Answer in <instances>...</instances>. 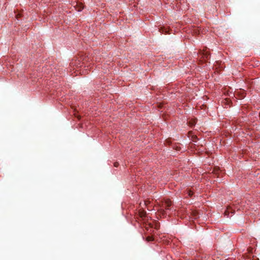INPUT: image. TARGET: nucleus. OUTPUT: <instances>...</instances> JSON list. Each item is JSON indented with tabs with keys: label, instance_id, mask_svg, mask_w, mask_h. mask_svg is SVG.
<instances>
[{
	"label": "nucleus",
	"instance_id": "15",
	"mask_svg": "<svg viewBox=\"0 0 260 260\" xmlns=\"http://www.w3.org/2000/svg\"><path fill=\"white\" fill-rule=\"evenodd\" d=\"M259 117H260V112H259Z\"/></svg>",
	"mask_w": 260,
	"mask_h": 260
},
{
	"label": "nucleus",
	"instance_id": "5",
	"mask_svg": "<svg viewBox=\"0 0 260 260\" xmlns=\"http://www.w3.org/2000/svg\"><path fill=\"white\" fill-rule=\"evenodd\" d=\"M196 123V120H191L189 121V124L190 126H192L195 125Z\"/></svg>",
	"mask_w": 260,
	"mask_h": 260
},
{
	"label": "nucleus",
	"instance_id": "10",
	"mask_svg": "<svg viewBox=\"0 0 260 260\" xmlns=\"http://www.w3.org/2000/svg\"><path fill=\"white\" fill-rule=\"evenodd\" d=\"M118 163L117 162H115L114 164V166L115 167H117L118 166Z\"/></svg>",
	"mask_w": 260,
	"mask_h": 260
},
{
	"label": "nucleus",
	"instance_id": "8",
	"mask_svg": "<svg viewBox=\"0 0 260 260\" xmlns=\"http://www.w3.org/2000/svg\"><path fill=\"white\" fill-rule=\"evenodd\" d=\"M150 203V202L149 201H145L144 204L146 206H147Z\"/></svg>",
	"mask_w": 260,
	"mask_h": 260
},
{
	"label": "nucleus",
	"instance_id": "7",
	"mask_svg": "<svg viewBox=\"0 0 260 260\" xmlns=\"http://www.w3.org/2000/svg\"><path fill=\"white\" fill-rule=\"evenodd\" d=\"M146 240L147 241L149 242V241H153V238L152 237L148 236L147 237H146Z\"/></svg>",
	"mask_w": 260,
	"mask_h": 260
},
{
	"label": "nucleus",
	"instance_id": "14",
	"mask_svg": "<svg viewBox=\"0 0 260 260\" xmlns=\"http://www.w3.org/2000/svg\"><path fill=\"white\" fill-rule=\"evenodd\" d=\"M149 225L151 226V227H152L153 225L151 224V223H149Z\"/></svg>",
	"mask_w": 260,
	"mask_h": 260
},
{
	"label": "nucleus",
	"instance_id": "13",
	"mask_svg": "<svg viewBox=\"0 0 260 260\" xmlns=\"http://www.w3.org/2000/svg\"><path fill=\"white\" fill-rule=\"evenodd\" d=\"M20 16H21L20 14H17V15H16V17H17V18H18V17H20Z\"/></svg>",
	"mask_w": 260,
	"mask_h": 260
},
{
	"label": "nucleus",
	"instance_id": "9",
	"mask_svg": "<svg viewBox=\"0 0 260 260\" xmlns=\"http://www.w3.org/2000/svg\"><path fill=\"white\" fill-rule=\"evenodd\" d=\"M175 149L177 150V151H179L180 150V147L179 146H176Z\"/></svg>",
	"mask_w": 260,
	"mask_h": 260
},
{
	"label": "nucleus",
	"instance_id": "4",
	"mask_svg": "<svg viewBox=\"0 0 260 260\" xmlns=\"http://www.w3.org/2000/svg\"><path fill=\"white\" fill-rule=\"evenodd\" d=\"M146 213L143 209H140L139 211V215L141 218L145 217Z\"/></svg>",
	"mask_w": 260,
	"mask_h": 260
},
{
	"label": "nucleus",
	"instance_id": "3",
	"mask_svg": "<svg viewBox=\"0 0 260 260\" xmlns=\"http://www.w3.org/2000/svg\"><path fill=\"white\" fill-rule=\"evenodd\" d=\"M158 29H159V31L162 34H170L169 32V30L167 28H166L165 27H160Z\"/></svg>",
	"mask_w": 260,
	"mask_h": 260
},
{
	"label": "nucleus",
	"instance_id": "11",
	"mask_svg": "<svg viewBox=\"0 0 260 260\" xmlns=\"http://www.w3.org/2000/svg\"><path fill=\"white\" fill-rule=\"evenodd\" d=\"M83 9V7L80 6V7L78 9V11H81Z\"/></svg>",
	"mask_w": 260,
	"mask_h": 260
},
{
	"label": "nucleus",
	"instance_id": "1",
	"mask_svg": "<svg viewBox=\"0 0 260 260\" xmlns=\"http://www.w3.org/2000/svg\"><path fill=\"white\" fill-rule=\"evenodd\" d=\"M172 202L169 199H164L161 202V204L159 205V212L162 215H166L167 214V211H175V209H173V207H171Z\"/></svg>",
	"mask_w": 260,
	"mask_h": 260
},
{
	"label": "nucleus",
	"instance_id": "12",
	"mask_svg": "<svg viewBox=\"0 0 260 260\" xmlns=\"http://www.w3.org/2000/svg\"><path fill=\"white\" fill-rule=\"evenodd\" d=\"M229 213V209H228L226 211H225V214H228Z\"/></svg>",
	"mask_w": 260,
	"mask_h": 260
},
{
	"label": "nucleus",
	"instance_id": "6",
	"mask_svg": "<svg viewBox=\"0 0 260 260\" xmlns=\"http://www.w3.org/2000/svg\"><path fill=\"white\" fill-rule=\"evenodd\" d=\"M186 191H187L186 193L188 194V196L191 197L193 195V192L191 190H188V189H186Z\"/></svg>",
	"mask_w": 260,
	"mask_h": 260
},
{
	"label": "nucleus",
	"instance_id": "2",
	"mask_svg": "<svg viewBox=\"0 0 260 260\" xmlns=\"http://www.w3.org/2000/svg\"><path fill=\"white\" fill-rule=\"evenodd\" d=\"M210 53L207 51V50H203L201 51V52L199 54V56L203 58L204 60L206 61L209 58H210Z\"/></svg>",
	"mask_w": 260,
	"mask_h": 260
}]
</instances>
